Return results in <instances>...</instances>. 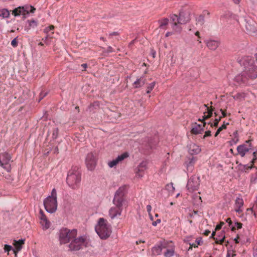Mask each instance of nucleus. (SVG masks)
I'll return each mask as SVG.
<instances>
[{"label":"nucleus","instance_id":"nucleus-57","mask_svg":"<svg viewBox=\"0 0 257 257\" xmlns=\"http://www.w3.org/2000/svg\"><path fill=\"white\" fill-rule=\"evenodd\" d=\"M151 209H152V207L150 205H148L147 206V211L150 213L151 211Z\"/></svg>","mask_w":257,"mask_h":257},{"label":"nucleus","instance_id":"nucleus-43","mask_svg":"<svg viewBox=\"0 0 257 257\" xmlns=\"http://www.w3.org/2000/svg\"><path fill=\"white\" fill-rule=\"evenodd\" d=\"M11 45L14 48L17 47L18 46V42L17 41V37L15 38L12 41Z\"/></svg>","mask_w":257,"mask_h":257},{"label":"nucleus","instance_id":"nucleus-4","mask_svg":"<svg viewBox=\"0 0 257 257\" xmlns=\"http://www.w3.org/2000/svg\"><path fill=\"white\" fill-rule=\"evenodd\" d=\"M59 241L60 244H66L71 241L77 235V230L76 229H69L63 227L60 229L59 232Z\"/></svg>","mask_w":257,"mask_h":257},{"label":"nucleus","instance_id":"nucleus-56","mask_svg":"<svg viewBox=\"0 0 257 257\" xmlns=\"http://www.w3.org/2000/svg\"><path fill=\"white\" fill-rule=\"evenodd\" d=\"M196 242L198 245H200L202 242L201 241V238H198L196 239Z\"/></svg>","mask_w":257,"mask_h":257},{"label":"nucleus","instance_id":"nucleus-15","mask_svg":"<svg viewBox=\"0 0 257 257\" xmlns=\"http://www.w3.org/2000/svg\"><path fill=\"white\" fill-rule=\"evenodd\" d=\"M167 244L168 241H160L159 244L152 248V251L153 254L155 255L161 254L163 248L168 247Z\"/></svg>","mask_w":257,"mask_h":257},{"label":"nucleus","instance_id":"nucleus-53","mask_svg":"<svg viewBox=\"0 0 257 257\" xmlns=\"http://www.w3.org/2000/svg\"><path fill=\"white\" fill-rule=\"evenodd\" d=\"M95 104H96V105H98L97 103H96V102H95V103H93V104H91L89 105V106L88 107V109H87V110H89L90 111H91L92 110V109H91V108H92V107H93L95 105Z\"/></svg>","mask_w":257,"mask_h":257},{"label":"nucleus","instance_id":"nucleus-41","mask_svg":"<svg viewBox=\"0 0 257 257\" xmlns=\"http://www.w3.org/2000/svg\"><path fill=\"white\" fill-rule=\"evenodd\" d=\"M54 29V27L53 26H50L49 27H47L46 28H45L44 30V32L45 33V34H49V33L52 31V30H53Z\"/></svg>","mask_w":257,"mask_h":257},{"label":"nucleus","instance_id":"nucleus-39","mask_svg":"<svg viewBox=\"0 0 257 257\" xmlns=\"http://www.w3.org/2000/svg\"><path fill=\"white\" fill-rule=\"evenodd\" d=\"M59 130L58 127H55L53 129L52 138L54 139L57 138L58 136Z\"/></svg>","mask_w":257,"mask_h":257},{"label":"nucleus","instance_id":"nucleus-33","mask_svg":"<svg viewBox=\"0 0 257 257\" xmlns=\"http://www.w3.org/2000/svg\"><path fill=\"white\" fill-rule=\"evenodd\" d=\"M166 189L167 190L170 192V193H173L175 190V188L173 186V184L172 183H171L170 184H167L166 186Z\"/></svg>","mask_w":257,"mask_h":257},{"label":"nucleus","instance_id":"nucleus-12","mask_svg":"<svg viewBox=\"0 0 257 257\" xmlns=\"http://www.w3.org/2000/svg\"><path fill=\"white\" fill-rule=\"evenodd\" d=\"M200 185V178L196 175L192 176L188 180L187 188L189 192L196 191L199 188Z\"/></svg>","mask_w":257,"mask_h":257},{"label":"nucleus","instance_id":"nucleus-42","mask_svg":"<svg viewBox=\"0 0 257 257\" xmlns=\"http://www.w3.org/2000/svg\"><path fill=\"white\" fill-rule=\"evenodd\" d=\"M239 141V139L238 137H235L234 139H233L232 140L229 142V143L230 146H232L234 144H236Z\"/></svg>","mask_w":257,"mask_h":257},{"label":"nucleus","instance_id":"nucleus-29","mask_svg":"<svg viewBox=\"0 0 257 257\" xmlns=\"http://www.w3.org/2000/svg\"><path fill=\"white\" fill-rule=\"evenodd\" d=\"M27 22L29 23V26L28 27H26L25 28V30H26L27 31H28L29 30H30V29L32 28H36L37 26H38V23L36 21L34 20H28L27 21Z\"/></svg>","mask_w":257,"mask_h":257},{"label":"nucleus","instance_id":"nucleus-11","mask_svg":"<svg viewBox=\"0 0 257 257\" xmlns=\"http://www.w3.org/2000/svg\"><path fill=\"white\" fill-rule=\"evenodd\" d=\"M245 27L246 32L250 35L257 34V23L250 17H244Z\"/></svg>","mask_w":257,"mask_h":257},{"label":"nucleus","instance_id":"nucleus-36","mask_svg":"<svg viewBox=\"0 0 257 257\" xmlns=\"http://www.w3.org/2000/svg\"><path fill=\"white\" fill-rule=\"evenodd\" d=\"M196 160L194 157H191L189 158V162H186L187 167L188 168L190 166H192L195 163Z\"/></svg>","mask_w":257,"mask_h":257},{"label":"nucleus","instance_id":"nucleus-26","mask_svg":"<svg viewBox=\"0 0 257 257\" xmlns=\"http://www.w3.org/2000/svg\"><path fill=\"white\" fill-rule=\"evenodd\" d=\"M203 131V129L200 124L195 123L192 127L191 133L194 135L201 134Z\"/></svg>","mask_w":257,"mask_h":257},{"label":"nucleus","instance_id":"nucleus-61","mask_svg":"<svg viewBox=\"0 0 257 257\" xmlns=\"http://www.w3.org/2000/svg\"><path fill=\"white\" fill-rule=\"evenodd\" d=\"M113 48H112L111 47L109 46V47L107 48V51H108V52H113Z\"/></svg>","mask_w":257,"mask_h":257},{"label":"nucleus","instance_id":"nucleus-32","mask_svg":"<svg viewBox=\"0 0 257 257\" xmlns=\"http://www.w3.org/2000/svg\"><path fill=\"white\" fill-rule=\"evenodd\" d=\"M10 16L9 11L6 9H3L0 10V17L3 18H7Z\"/></svg>","mask_w":257,"mask_h":257},{"label":"nucleus","instance_id":"nucleus-16","mask_svg":"<svg viewBox=\"0 0 257 257\" xmlns=\"http://www.w3.org/2000/svg\"><path fill=\"white\" fill-rule=\"evenodd\" d=\"M122 211V206H115L111 207L108 211V215L112 219H114L121 215Z\"/></svg>","mask_w":257,"mask_h":257},{"label":"nucleus","instance_id":"nucleus-37","mask_svg":"<svg viewBox=\"0 0 257 257\" xmlns=\"http://www.w3.org/2000/svg\"><path fill=\"white\" fill-rule=\"evenodd\" d=\"M173 24L172 26V28L174 30H175L176 32H180L181 31V27L179 26L178 24H179L178 23L173 22Z\"/></svg>","mask_w":257,"mask_h":257},{"label":"nucleus","instance_id":"nucleus-23","mask_svg":"<svg viewBox=\"0 0 257 257\" xmlns=\"http://www.w3.org/2000/svg\"><path fill=\"white\" fill-rule=\"evenodd\" d=\"M200 151L199 147L194 143L190 144L188 146V152L192 155L198 154Z\"/></svg>","mask_w":257,"mask_h":257},{"label":"nucleus","instance_id":"nucleus-18","mask_svg":"<svg viewBox=\"0 0 257 257\" xmlns=\"http://www.w3.org/2000/svg\"><path fill=\"white\" fill-rule=\"evenodd\" d=\"M204 42L207 47L211 50H215L220 44V42L219 41L211 39L205 40Z\"/></svg>","mask_w":257,"mask_h":257},{"label":"nucleus","instance_id":"nucleus-48","mask_svg":"<svg viewBox=\"0 0 257 257\" xmlns=\"http://www.w3.org/2000/svg\"><path fill=\"white\" fill-rule=\"evenodd\" d=\"M211 136V132L210 131H207L205 132V135L203 137V139H205L206 137H209Z\"/></svg>","mask_w":257,"mask_h":257},{"label":"nucleus","instance_id":"nucleus-7","mask_svg":"<svg viewBox=\"0 0 257 257\" xmlns=\"http://www.w3.org/2000/svg\"><path fill=\"white\" fill-rule=\"evenodd\" d=\"M86 237L81 236L78 237H75L69 244V248L70 250H79L84 246L86 247L87 245Z\"/></svg>","mask_w":257,"mask_h":257},{"label":"nucleus","instance_id":"nucleus-6","mask_svg":"<svg viewBox=\"0 0 257 257\" xmlns=\"http://www.w3.org/2000/svg\"><path fill=\"white\" fill-rule=\"evenodd\" d=\"M127 193V186H120L115 192L112 200L113 204L117 206H123L126 205L125 196Z\"/></svg>","mask_w":257,"mask_h":257},{"label":"nucleus","instance_id":"nucleus-40","mask_svg":"<svg viewBox=\"0 0 257 257\" xmlns=\"http://www.w3.org/2000/svg\"><path fill=\"white\" fill-rule=\"evenodd\" d=\"M204 17L200 15L196 19L197 23L200 25H202L204 23Z\"/></svg>","mask_w":257,"mask_h":257},{"label":"nucleus","instance_id":"nucleus-50","mask_svg":"<svg viewBox=\"0 0 257 257\" xmlns=\"http://www.w3.org/2000/svg\"><path fill=\"white\" fill-rule=\"evenodd\" d=\"M224 224V223L223 222H221L219 224L217 225L216 227V230H218L221 229L222 225Z\"/></svg>","mask_w":257,"mask_h":257},{"label":"nucleus","instance_id":"nucleus-64","mask_svg":"<svg viewBox=\"0 0 257 257\" xmlns=\"http://www.w3.org/2000/svg\"><path fill=\"white\" fill-rule=\"evenodd\" d=\"M81 66H82L83 68L86 69V68H87V64L85 63V64H82V65H81Z\"/></svg>","mask_w":257,"mask_h":257},{"label":"nucleus","instance_id":"nucleus-20","mask_svg":"<svg viewBox=\"0 0 257 257\" xmlns=\"http://www.w3.org/2000/svg\"><path fill=\"white\" fill-rule=\"evenodd\" d=\"M248 78L245 75H244L243 71L240 74L236 75L234 79V81L237 85H240L241 84H245L247 82Z\"/></svg>","mask_w":257,"mask_h":257},{"label":"nucleus","instance_id":"nucleus-55","mask_svg":"<svg viewBox=\"0 0 257 257\" xmlns=\"http://www.w3.org/2000/svg\"><path fill=\"white\" fill-rule=\"evenodd\" d=\"M119 35L118 33L117 32H113L112 33H111L109 34V36H118Z\"/></svg>","mask_w":257,"mask_h":257},{"label":"nucleus","instance_id":"nucleus-60","mask_svg":"<svg viewBox=\"0 0 257 257\" xmlns=\"http://www.w3.org/2000/svg\"><path fill=\"white\" fill-rule=\"evenodd\" d=\"M220 111H221L222 114V116L221 117H225L226 116V113H225V112L223 111L222 109H220Z\"/></svg>","mask_w":257,"mask_h":257},{"label":"nucleus","instance_id":"nucleus-19","mask_svg":"<svg viewBox=\"0 0 257 257\" xmlns=\"http://www.w3.org/2000/svg\"><path fill=\"white\" fill-rule=\"evenodd\" d=\"M168 247L166 251L164 252V255L165 257H172L175 254V245L172 241H168Z\"/></svg>","mask_w":257,"mask_h":257},{"label":"nucleus","instance_id":"nucleus-45","mask_svg":"<svg viewBox=\"0 0 257 257\" xmlns=\"http://www.w3.org/2000/svg\"><path fill=\"white\" fill-rule=\"evenodd\" d=\"M11 249H12V246L10 245L6 244L4 247L5 251H10Z\"/></svg>","mask_w":257,"mask_h":257},{"label":"nucleus","instance_id":"nucleus-1","mask_svg":"<svg viewBox=\"0 0 257 257\" xmlns=\"http://www.w3.org/2000/svg\"><path fill=\"white\" fill-rule=\"evenodd\" d=\"M251 61V59L249 56L238 59V62L244 66L243 74L247 76L248 79H253L257 77V66L252 62H250Z\"/></svg>","mask_w":257,"mask_h":257},{"label":"nucleus","instance_id":"nucleus-9","mask_svg":"<svg viewBox=\"0 0 257 257\" xmlns=\"http://www.w3.org/2000/svg\"><path fill=\"white\" fill-rule=\"evenodd\" d=\"M12 157L8 152L0 153V166L8 172L12 170L11 162Z\"/></svg>","mask_w":257,"mask_h":257},{"label":"nucleus","instance_id":"nucleus-59","mask_svg":"<svg viewBox=\"0 0 257 257\" xmlns=\"http://www.w3.org/2000/svg\"><path fill=\"white\" fill-rule=\"evenodd\" d=\"M234 4L238 5L240 3V0H232Z\"/></svg>","mask_w":257,"mask_h":257},{"label":"nucleus","instance_id":"nucleus-24","mask_svg":"<svg viewBox=\"0 0 257 257\" xmlns=\"http://www.w3.org/2000/svg\"><path fill=\"white\" fill-rule=\"evenodd\" d=\"M15 241V243L14 244L15 248L13 249L14 252L15 253V255H17V253L20 251L23 248V245L25 243V239H21L19 240L18 241Z\"/></svg>","mask_w":257,"mask_h":257},{"label":"nucleus","instance_id":"nucleus-10","mask_svg":"<svg viewBox=\"0 0 257 257\" xmlns=\"http://www.w3.org/2000/svg\"><path fill=\"white\" fill-rule=\"evenodd\" d=\"M252 148L253 146L251 143V140L246 141L244 143L239 145L237 147V153L234 155L244 157L252 149Z\"/></svg>","mask_w":257,"mask_h":257},{"label":"nucleus","instance_id":"nucleus-8","mask_svg":"<svg viewBox=\"0 0 257 257\" xmlns=\"http://www.w3.org/2000/svg\"><path fill=\"white\" fill-rule=\"evenodd\" d=\"M171 20L173 22L178 23L179 24H185L190 20V13L189 11H180L179 16L175 14L171 15Z\"/></svg>","mask_w":257,"mask_h":257},{"label":"nucleus","instance_id":"nucleus-22","mask_svg":"<svg viewBox=\"0 0 257 257\" xmlns=\"http://www.w3.org/2000/svg\"><path fill=\"white\" fill-rule=\"evenodd\" d=\"M40 213L41 224L43 226V228L44 229H47L50 227V222L47 219L46 216L42 210L40 211Z\"/></svg>","mask_w":257,"mask_h":257},{"label":"nucleus","instance_id":"nucleus-62","mask_svg":"<svg viewBox=\"0 0 257 257\" xmlns=\"http://www.w3.org/2000/svg\"><path fill=\"white\" fill-rule=\"evenodd\" d=\"M253 257H257V248L253 251Z\"/></svg>","mask_w":257,"mask_h":257},{"label":"nucleus","instance_id":"nucleus-35","mask_svg":"<svg viewBox=\"0 0 257 257\" xmlns=\"http://www.w3.org/2000/svg\"><path fill=\"white\" fill-rule=\"evenodd\" d=\"M242 223L240 222H235L233 225H232L231 226V230L234 231L236 228L240 229L242 227Z\"/></svg>","mask_w":257,"mask_h":257},{"label":"nucleus","instance_id":"nucleus-52","mask_svg":"<svg viewBox=\"0 0 257 257\" xmlns=\"http://www.w3.org/2000/svg\"><path fill=\"white\" fill-rule=\"evenodd\" d=\"M161 222V219H158L155 221L153 222L152 225L154 226H156L158 223Z\"/></svg>","mask_w":257,"mask_h":257},{"label":"nucleus","instance_id":"nucleus-51","mask_svg":"<svg viewBox=\"0 0 257 257\" xmlns=\"http://www.w3.org/2000/svg\"><path fill=\"white\" fill-rule=\"evenodd\" d=\"M225 221L228 224V226L231 227L232 226V222L231 219L230 218H227Z\"/></svg>","mask_w":257,"mask_h":257},{"label":"nucleus","instance_id":"nucleus-14","mask_svg":"<svg viewBox=\"0 0 257 257\" xmlns=\"http://www.w3.org/2000/svg\"><path fill=\"white\" fill-rule=\"evenodd\" d=\"M29 6L19 7L13 11L12 14L15 17L22 15L24 18H26L27 16L29 14Z\"/></svg>","mask_w":257,"mask_h":257},{"label":"nucleus","instance_id":"nucleus-5","mask_svg":"<svg viewBox=\"0 0 257 257\" xmlns=\"http://www.w3.org/2000/svg\"><path fill=\"white\" fill-rule=\"evenodd\" d=\"M44 205L46 210L50 213L55 212L57 208V192L55 188L53 189L51 195L44 200Z\"/></svg>","mask_w":257,"mask_h":257},{"label":"nucleus","instance_id":"nucleus-30","mask_svg":"<svg viewBox=\"0 0 257 257\" xmlns=\"http://www.w3.org/2000/svg\"><path fill=\"white\" fill-rule=\"evenodd\" d=\"M47 35L45 37L42 39V41L47 45H49L53 41V36L50 34H46Z\"/></svg>","mask_w":257,"mask_h":257},{"label":"nucleus","instance_id":"nucleus-47","mask_svg":"<svg viewBox=\"0 0 257 257\" xmlns=\"http://www.w3.org/2000/svg\"><path fill=\"white\" fill-rule=\"evenodd\" d=\"M29 7V13H34L36 11V9L32 6H30Z\"/></svg>","mask_w":257,"mask_h":257},{"label":"nucleus","instance_id":"nucleus-17","mask_svg":"<svg viewBox=\"0 0 257 257\" xmlns=\"http://www.w3.org/2000/svg\"><path fill=\"white\" fill-rule=\"evenodd\" d=\"M128 157V154L127 152H125L120 155L118 156L115 159L110 161L108 165L110 168H112L115 166L119 162L122 161L124 159Z\"/></svg>","mask_w":257,"mask_h":257},{"label":"nucleus","instance_id":"nucleus-31","mask_svg":"<svg viewBox=\"0 0 257 257\" xmlns=\"http://www.w3.org/2000/svg\"><path fill=\"white\" fill-rule=\"evenodd\" d=\"M158 22L159 24V27L162 29H165V27L168 24L169 19L167 18H164L159 20Z\"/></svg>","mask_w":257,"mask_h":257},{"label":"nucleus","instance_id":"nucleus-44","mask_svg":"<svg viewBox=\"0 0 257 257\" xmlns=\"http://www.w3.org/2000/svg\"><path fill=\"white\" fill-rule=\"evenodd\" d=\"M221 117H219L218 118H216L215 120H214V124H213L211 122H209V124H210L211 125V126H217V125H218V123L219 122V121L221 119Z\"/></svg>","mask_w":257,"mask_h":257},{"label":"nucleus","instance_id":"nucleus-58","mask_svg":"<svg viewBox=\"0 0 257 257\" xmlns=\"http://www.w3.org/2000/svg\"><path fill=\"white\" fill-rule=\"evenodd\" d=\"M210 233V231L209 230H205L204 231L203 234L206 236H208Z\"/></svg>","mask_w":257,"mask_h":257},{"label":"nucleus","instance_id":"nucleus-13","mask_svg":"<svg viewBox=\"0 0 257 257\" xmlns=\"http://www.w3.org/2000/svg\"><path fill=\"white\" fill-rule=\"evenodd\" d=\"M85 163L88 170L92 171L94 169L96 164V160L92 153L91 152L87 154Z\"/></svg>","mask_w":257,"mask_h":257},{"label":"nucleus","instance_id":"nucleus-28","mask_svg":"<svg viewBox=\"0 0 257 257\" xmlns=\"http://www.w3.org/2000/svg\"><path fill=\"white\" fill-rule=\"evenodd\" d=\"M145 83V79L143 77H141L139 79H137L136 81H135L134 83V86L135 88H139L143 85H144Z\"/></svg>","mask_w":257,"mask_h":257},{"label":"nucleus","instance_id":"nucleus-21","mask_svg":"<svg viewBox=\"0 0 257 257\" xmlns=\"http://www.w3.org/2000/svg\"><path fill=\"white\" fill-rule=\"evenodd\" d=\"M243 205V199L239 197H237L235 200L234 210L238 213L242 212V207Z\"/></svg>","mask_w":257,"mask_h":257},{"label":"nucleus","instance_id":"nucleus-38","mask_svg":"<svg viewBox=\"0 0 257 257\" xmlns=\"http://www.w3.org/2000/svg\"><path fill=\"white\" fill-rule=\"evenodd\" d=\"M155 84H156L155 82H153L149 84V85L147 87V93H150L151 92V91L154 88Z\"/></svg>","mask_w":257,"mask_h":257},{"label":"nucleus","instance_id":"nucleus-46","mask_svg":"<svg viewBox=\"0 0 257 257\" xmlns=\"http://www.w3.org/2000/svg\"><path fill=\"white\" fill-rule=\"evenodd\" d=\"M252 154H253V157L252 159L251 160V162L252 163V164H253L254 162H255V161L257 159V157H256L257 151L256 152H254Z\"/></svg>","mask_w":257,"mask_h":257},{"label":"nucleus","instance_id":"nucleus-2","mask_svg":"<svg viewBox=\"0 0 257 257\" xmlns=\"http://www.w3.org/2000/svg\"><path fill=\"white\" fill-rule=\"evenodd\" d=\"M81 181V173L77 167H73L68 173L66 182L72 189H77Z\"/></svg>","mask_w":257,"mask_h":257},{"label":"nucleus","instance_id":"nucleus-54","mask_svg":"<svg viewBox=\"0 0 257 257\" xmlns=\"http://www.w3.org/2000/svg\"><path fill=\"white\" fill-rule=\"evenodd\" d=\"M191 236H187L184 239V242L189 243H190L189 241L191 240Z\"/></svg>","mask_w":257,"mask_h":257},{"label":"nucleus","instance_id":"nucleus-3","mask_svg":"<svg viewBox=\"0 0 257 257\" xmlns=\"http://www.w3.org/2000/svg\"><path fill=\"white\" fill-rule=\"evenodd\" d=\"M95 229L97 234L102 239H107L111 233V226L108 224L107 220L103 218H100L98 219Z\"/></svg>","mask_w":257,"mask_h":257},{"label":"nucleus","instance_id":"nucleus-63","mask_svg":"<svg viewBox=\"0 0 257 257\" xmlns=\"http://www.w3.org/2000/svg\"><path fill=\"white\" fill-rule=\"evenodd\" d=\"M189 244L190 245V246L192 247H197V245H196L194 243H189Z\"/></svg>","mask_w":257,"mask_h":257},{"label":"nucleus","instance_id":"nucleus-27","mask_svg":"<svg viewBox=\"0 0 257 257\" xmlns=\"http://www.w3.org/2000/svg\"><path fill=\"white\" fill-rule=\"evenodd\" d=\"M204 107L207 108V112L204 113V115L203 116V118L202 119H198L199 121L202 122H204L205 119L210 118L212 115L213 109H209L208 107L207 106L206 104H204Z\"/></svg>","mask_w":257,"mask_h":257},{"label":"nucleus","instance_id":"nucleus-34","mask_svg":"<svg viewBox=\"0 0 257 257\" xmlns=\"http://www.w3.org/2000/svg\"><path fill=\"white\" fill-rule=\"evenodd\" d=\"M225 238L224 233L222 232L220 235H219L218 237L216 238V242L217 243H221L223 241Z\"/></svg>","mask_w":257,"mask_h":257},{"label":"nucleus","instance_id":"nucleus-49","mask_svg":"<svg viewBox=\"0 0 257 257\" xmlns=\"http://www.w3.org/2000/svg\"><path fill=\"white\" fill-rule=\"evenodd\" d=\"M47 94V93L46 92H45V93L41 92L40 95V98L39 100V102H40L44 97H45Z\"/></svg>","mask_w":257,"mask_h":257},{"label":"nucleus","instance_id":"nucleus-25","mask_svg":"<svg viewBox=\"0 0 257 257\" xmlns=\"http://www.w3.org/2000/svg\"><path fill=\"white\" fill-rule=\"evenodd\" d=\"M146 169V163L143 162L140 164L138 167V171L136 172V176L139 177H142L143 174L141 172H143Z\"/></svg>","mask_w":257,"mask_h":257}]
</instances>
